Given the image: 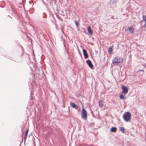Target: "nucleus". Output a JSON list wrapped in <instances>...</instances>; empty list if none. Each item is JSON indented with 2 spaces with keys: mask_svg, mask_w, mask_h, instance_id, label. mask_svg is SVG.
Returning <instances> with one entry per match:
<instances>
[{
  "mask_svg": "<svg viewBox=\"0 0 146 146\" xmlns=\"http://www.w3.org/2000/svg\"><path fill=\"white\" fill-rule=\"evenodd\" d=\"M88 31L90 35H92L93 34L92 31L90 26H88Z\"/></svg>",
  "mask_w": 146,
  "mask_h": 146,
  "instance_id": "8",
  "label": "nucleus"
},
{
  "mask_svg": "<svg viewBox=\"0 0 146 146\" xmlns=\"http://www.w3.org/2000/svg\"><path fill=\"white\" fill-rule=\"evenodd\" d=\"M45 13H43V15H44L43 16V18H45L46 17V16L45 15Z\"/></svg>",
  "mask_w": 146,
  "mask_h": 146,
  "instance_id": "19",
  "label": "nucleus"
},
{
  "mask_svg": "<svg viewBox=\"0 0 146 146\" xmlns=\"http://www.w3.org/2000/svg\"><path fill=\"white\" fill-rule=\"evenodd\" d=\"M131 116V114L129 112H125L123 115L124 120L125 121L127 122L129 121Z\"/></svg>",
  "mask_w": 146,
  "mask_h": 146,
  "instance_id": "1",
  "label": "nucleus"
},
{
  "mask_svg": "<svg viewBox=\"0 0 146 146\" xmlns=\"http://www.w3.org/2000/svg\"><path fill=\"white\" fill-rule=\"evenodd\" d=\"M122 92L124 95L127 93L128 90L126 86H123L122 87Z\"/></svg>",
  "mask_w": 146,
  "mask_h": 146,
  "instance_id": "4",
  "label": "nucleus"
},
{
  "mask_svg": "<svg viewBox=\"0 0 146 146\" xmlns=\"http://www.w3.org/2000/svg\"><path fill=\"white\" fill-rule=\"evenodd\" d=\"M99 106L100 107H102L103 106V104L102 103V100L99 101Z\"/></svg>",
  "mask_w": 146,
  "mask_h": 146,
  "instance_id": "13",
  "label": "nucleus"
},
{
  "mask_svg": "<svg viewBox=\"0 0 146 146\" xmlns=\"http://www.w3.org/2000/svg\"><path fill=\"white\" fill-rule=\"evenodd\" d=\"M120 98L121 99H124L123 96L122 94H121L120 95Z\"/></svg>",
  "mask_w": 146,
  "mask_h": 146,
  "instance_id": "14",
  "label": "nucleus"
},
{
  "mask_svg": "<svg viewBox=\"0 0 146 146\" xmlns=\"http://www.w3.org/2000/svg\"><path fill=\"white\" fill-rule=\"evenodd\" d=\"M108 53L110 54V47L108 48Z\"/></svg>",
  "mask_w": 146,
  "mask_h": 146,
  "instance_id": "20",
  "label": "nucleus"
},
{
  "mask_svg": "<svg viewBox=\"0 0 146 146\" xmlns=\"http://www.w3.org/2000/svg\"><path fill=\"white\" fill-rule=\"evenodd\" d=\"M143 21L145 22V24L143 26V27L144 28H146V16H143Z\"/></svg>",
  "mask_w": 146,
  "mask_h": 146,
  "instance_id": "10",
  "label": "nucleus"
},
{
  "mask_svg": "<svg viewBox=\"0 0 146 146\" xmlns=\"http://www.w3.org/2000/svg\"><path fill=\"white\" fill-rule=\"evenodd\" d=\"M70 104L71 106L73 108H74L76 110H77L78 108V106L76 105L74 103L71 102Z\"/></svg>",
  "mask_w": 146,
  "mask_h": 146,
  "instance_id": "7",
  "label": "nucleus"
},
{
  "mask_svg": "<svg viewBox=\"0 0 146 146\" xmlns=\"http://www.w3.org/2000/svg\"><path fill=\"white\" fill-rule=\"evenodd\" d=\"M123 61V58L119 57H115L112 60L113 63H120L122 62Z\"/></svg>",
  "mask_w": 146,
  "mask_h": 146,
  "instance_id": "3",
  "label": "nucleus"
},
{
  "mask_svg": "<svg viewBox=\"0 0 146 146\" xmlns=\"http://www.w3.org/2000/svg\"><path fill=\"white\" fill-rule=\"evenodd\" d=\"M75 23L76 25L77 28L78 27V23L76 20H75Z\"/></svg>",
  "mask_w": 146,
  "mask_h": 146,
  "instance_id": "15",
  "label": "nucleus"
},
{
  "mask_svg": "<svg viewBox=\"0 0 146 146\" xmlns=\"http://www.w3.org/2000/svg\"><path fill=\"white\" fill-rule=\"evenodd\" d=\"M129 30L131 33H133L134 31V29L132 26H130L129 29Z\"/></svg>",
  "mask_w": 146,
  "mask_h": 146,
  "instance_id": "9",
  "label": "nucleus"
},
{
  "mask_svg": "<svg viewBox=\"0 0 146 146\" xmlns=\"http://www.w3.org/2000/svg\"><path fill=\"white\" fill-rule=\"evenodd\" d=\"M27 136H26V135H25V137L24 138V140H25V141L26 140V139L27 138Z\"/></svg>",
  "mask_w": 146,
  "mask_h": 146,
  "instance_id": "18",
  "label": "nucleus"
},
{
  "mask_svg": "<svg viewBox=\"0 0 146 146\" xmlns=\"http://www.w3.org/2000/svg\"><path fill=\"white\" fill-rule=\"evenodd\" d=\"M113 46H111V47H110V54L112 52V47H113Z\"/></svg>",
  "mask_w": 146,
  "mask_h": 146,
  "instance_id": "16",
  "label": "nucleus"
},
{
  "mask_svg": "<svg viewBox=\"0 0 146 146\" xmlns=\"http://www.w3.org/2000/svg\"><path fill=\"white\" fill-rule=\"evenodd\" d=\"M120 130L123 133H124V128L123 127H119Z\"/></svg>",
  "mask_w": 146,
  "mask_h": 146,
  "instance_id": "12",
  "label": "nucleus"
},
{
  "mask_svg": "<svg viewBox=\"0 0 146 146\" xmlns=\"http://www.w3.org/2000/svg\"><path fill=\"white\" fill-rule=\"evenodd\" d=\"M81 117L82 118L86 120L87 119V113L86 110L84 109L83 106H82V112L81 113Z\"/></svg>",
  "mask_w": 146,
  "mask_h": 146,
  "instance_id": "2",
  "label": "nucleus"
},
{
  "mask_svg": "<svg viewBox=\"0 0 146 146\" xmlns=\"http://www.w3.org/2000/svg\"><path fill=\"white\" fill-rule=\"evenodd\" d=\"M140 71H143V73H144V70H140Z\"/></svg>",
  "mask_w": 146,
  "mask_h": 146,
  "instance_id": "22",
  "label": "nucleus"
},
{
  "mask_svg": "<svg viewBox=\"0 0 146 146\" xmlns=\"http://www.w3.org/2000/svg\"><path fill=\"white\" fill-rule=\"evenodd\" d=\"M28 131H29V130L28 129H27V130L26 131H25V135H26V136H27Z\"/></svg>",
  "mask_w": 146,
  "mask_h": 146,
  "instance_id": "17",
  "label": "nucleus"
},
{
  "mask_svg": "<svg viewBox=\"0 0 146 146\" xmlns=\"http://www.w3.org/2000/svg\"><path fill=\"white\" fill-rule=\"evenodd\" d=\"M83 52L85 59H86L88 57V55L87 54L86 50L84 49L82 50Z\"/></svg>",
  "mask_w": 146,
  "mask_h": 146,
  "instance_id": "6",
  "label": "nucleus"
},
{
  "mask_svg": "<svg viewBox=\"0 0 146 146\" xmlns=\"http://www.w3.org/2000/svg\"><path fill=\"white\" fill-rule=\"evenodd\" d=\"M91 44L92 45H93V43Z\"/></svg>",
  "mask_w": 146,
  "mask_h": 146,
  "instance_id": "25",
  "label": "nucleus"
},
{
  "mask_svg": "<svg viewBox=\"0 0 146 146\" xmlns=\"http://www.w3.org/2000/svg\"><path fill=\"white\" fill-rule=\"evenodd\" d=\"M44 4L45 5H46V4H45V3H44Z\"/></svg>",
  "mask_w": 146,
  "mask_h": 146,
  "instance_id": "24",
  "label": "nucleus"
},
{
  "mask_svg": "<svg viewBox=\"0 0 146 146\" xmlns=\"http://www.w3.org/2000/svg\"><path fill=\"white\" fill-rule=\"evenodd\" d=\"M143 66L145 68H146V64H144Z\"/></svg>",
  "mask_w": 146,
  "mask_h": 146,
  "instance_id": "21",
  "label": "nucleus"
},
{
  "mask_svg": "<svg viewBox=\"0 0 146 146\" xmlns=\"http://www.w3.org/2000/svg\"><path fill=\"white\" fill-rule=\"evenodd\" d=\"M110 130L112 132H115L117 130V128L115 127H112L111 128Z\"/></svg>",
  "mask_w": 146,
  "mask_h": 146,
  "instance_id": "11",
  "label": "nucleus"
},
{
  "mask_svg": "<svg viewBox=\"0 0 146 146\" xmlns=\"http://www.w3.org/2000/svg\"><path fill=\"white\" fill-rule=\"evenodd\" d=\"M86 63L88 66L89 67L91 68H92L93 67V65L91 61L88 60L86 61Z\"/></svg>",
  "mask_w": 146,
  "mask_h": 146,
  "instance_id": "5",
  "label": "nucleus"
},
{
  "mask_svg": "<svg viewBox=\"0 0 146 146\" xmlns=\"http://www.w3.org/2000/svg\"><path fill=\"white\" fill-rule=\"evenodd\" d=\"M111 18H112H112H113V19H114V18H113V17H111Z\"/></svg>",
  "mask_w": 146,
  "mask_h": 146,
  "instance_id": "23",
  "label": "nucleus"
}]
</instances>
